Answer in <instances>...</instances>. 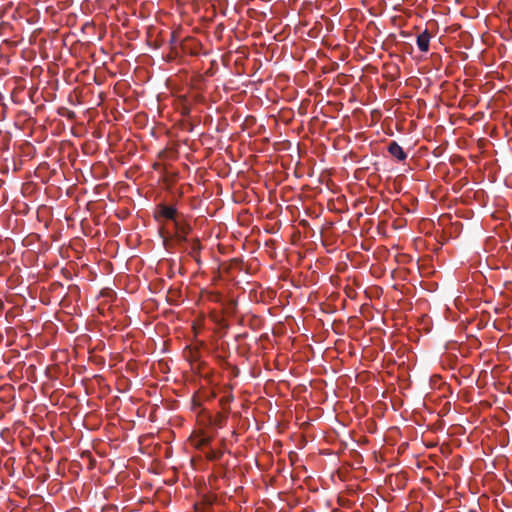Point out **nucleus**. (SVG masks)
I'll return each instance as SVG.
<instances>
[{
	"mask_svg": "<svg viewBox=\"0 0 512 512\" xmlns=\"http://www.w3.org/2000/svg\"><path fill=\"white\" fill-rule=\"evenodd\" d=\"M158 215L164 219L176 221L177 210L173 206L160 205L158 207Z\"/></svg>",
	"mask_w": 512,
	"mask_h": 512,
	"instance_id": "obj_1",
	"label": "nucleus"
},
{
	"mask_svg": "<svg viewBox=\"0 0 512 512\" xmlns=\"http://www.w3.org/2000/svg\"><path fill=\"white\" fill-rule=\"evenodd\" d=\"M430 39L431 35L430 33L425 30L417 37V46L421 52H427L430 47Z\"/></svg>",
	"mask_w": 512,
	"mask_h": 512,
	"instance_id": "obj_2",
	"label": "nucleus"
},
{
	"mask_svg": "<svg viewBox=\"0 0 512 512\" xmlns=\"http://www.w3.org/2000/svg\"><path fill=\"white\" fill-rule=\"evenodd\" d=\"M389 153L397 158L398 160L402 161L406 159V153L404 152L403 148L398 145L396 142H392L388 147Z\"/></svg>",
	"mask_w": 512,
	"mask_h": 512,
	"instance_id": "obj_3",
	"label": "nucleus"
}]
</instances>
